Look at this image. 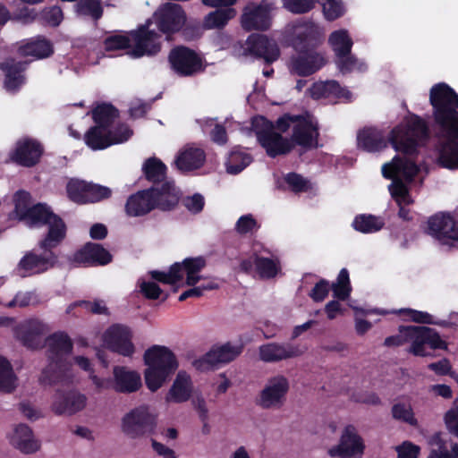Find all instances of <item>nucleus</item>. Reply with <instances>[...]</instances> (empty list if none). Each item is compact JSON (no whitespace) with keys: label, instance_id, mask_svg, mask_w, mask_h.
Wrapping results in <instances>:
<instances>
[{"label":"nucleus","instance_id":"obj_1","mask_svg":"<svg viewBox=\"0 0 458 458\" xmlns=\"http://www.w3.org/2000/svg\"><path fill=\"white\" fill-rule=\"evenodd\" d=\"M429 103L434 123L445 140L439 145L437 164L443 168L458 170V94L445 82L432 86Z\"/></svg>","mask_w":458,"mask_h":458},{"label":"nucleus","instance_id":"obj_2","mask_svg":"<svg viewBox=\"0 0 458 458\" xmlns=\"http://www.w3.org/2000/svg\"><path fill=\"white\" fill-rule=\"evenodd\" d=\"M398 334L387 336L384 341L386 347H399L411 343L407 352L416 357H434V351L446 350L447 343L439 333L425 326H400Z\"/></svg>","mask_w":458,"mask_h":458},{"label":"nucleus","instance_id":"obj_3","mask_svg":"<svg viewBox=\"0 0 458 458\" xmlns=\"http://www.w3.org/2000/svg\"><path fill=\"white\" fill-rule=\"evenodd\" d=\"M13 199V212L20 221H24L30 225L47 226V239L45 242L55 238L58 228L66 227L63 218L54 213L46 203L31 205L32 197L29 191L19 190L14 193Z\"/></svg>","mask_w":458,"mask_h":458},{"label":"nucleus","instance_id":"obj_4","mask_svg":"<svg viewBox=\"0 0 458 458\" xmlns=\"http://www.w3.org/2000/svg\"><path fill=\"white\" fill-rule=\"evenodd\" d=\"M47 346L48 365L42 370L39 381L42 385L52 386L67 377L69 363L66 356L72 351L71 338L63 332L54 333L45 339Z\"/></svg>","mask_w":458,"mask_h":458},{"label":"nucleus","instance_id":"obj_5","mask_svg":"<svg viewBox=\"0 0 458 458\" xmlns=\"http://www.w3.org/2000/svg\"><path fill=\"white\" fill-rule=\"evenodd\" d=\"M147 369L144 371L146 386L157 391L174 374L179 363L175 354L166 346L153 345L143 356Z\"/></svg>","mask_w":458,"mask_h":458},{"label":"nucleus","instance_id":"obj_6","mask_svg":"<svg viewBox=\"0 0 458 458\" xmlns=\"http://www.w3.org/2000/svg\"><path fill=\"white\" fill-rule=\"evenodd\" d=\"M429 139L427 122L420 115L411 114L403 124L394 127L389 133V142L397 151L405 156L416 157L420 147Z\"/></svg>","mask_w":458,"mask_h":458},{"label":"nucleus","instance_id":"obj_7","mask_svg":"<svg viewBox=\"0 0 458 458\" xmlns=\"http://www.w3.org/2000/svg\"><path fill=\"white\" fill-rule=\"evenodd\" d=\"M66 232L67 227L58 228L55 238L45 242L47 239V233L38 242V248L42 251L39 254L35 250L28 251L19 261L16 267L19 275L22 277L30 276L46 272L48 268L53 267L58 259L53 250L65 239Z\"/></svg>","mask_w":458,"mask_h":458},{"label":"nucleus","instance_id":"obj_8","mask_svg":"<svg viewBox=\"0 0 458 458\" xmlns=\"http://www.w3.org/2000/svg\"><path fill=\"white\" fill-rule=\"evenodd\" d=\"M250 125L258 143L266 150L269 157L275 158L281 155H286L293 148L291 140L276 132L274 123L265 116L252 117Z\"/></svg>","mask_w":458,"mask_h":458},{"label":"nucleus","instance_id":"obj_9","mask_svg":"<svg viewBox=\"0 0 458 458\" xmlns=\"http://www.w3.org/2000/svg\"><path fill=\"white\" fill-rule=\"evenodd\" d=\"M207 266V259L203 256L184 259L182 262H175L170 266L167 272L152 270L149 276L152 279L166 284H175L186 275V284L196 285L201 279L198 274Z\"/></svg>","mask_w":458,"mask_h":458},{"label":"nucleus","instance_id":"obj_10","mask_svg":"<svg viewBox=\"0 0 458 458\" xmlns=\"http://www.w3.org/2000/svg\"><path fill=\"white\" fill-rule=\"evenodd\" d=\"M157 423V416L149 411L148 406L140 405L124 414L121 428L128 437L137 439L153 435Z\"/></svg>","mask_w":458,"mask_h":458},{"label":"nucleus","instance_id":"obj_11","mask_svg":"<svg viewBox=\"0 0 458 458\" xmlns=\"http://www.w3.org/2000/svg\"><path fill=\"white\" fill-rule=\"evenodd\" d=\"M423 232L441 245L454 246L458 242V215L437 212L428 218Z\"/></svg>","mask_w":458,"mask_h":458},{"label":"nucleus","instance_id":"obj_12","mask_svg":"<svg viewBox=\"0 0 458 458\" xmlns=\"http://www.w3.org/2000/svg\"><path fill=\"white\" fill-rule=\"evenodd\" d=\"M171 70L180 77H192L206 70L204 58L186 46L173 47L168 55Z\"/></svg>","mask_w":458,"mask_h":458},{"label":"nucleus","instance_id":"obj_13","mask_svg":"<svg viewBox=\"0 0 458 458\" xmlns=\"http://www.w3.org/2000/svg\"><path fill=\"white\" fill-rule=\"evenodd\" d=\"M152 24L150 19L144 24L140 25L136 30H131V41L133 43L130 50V55L135 58L145 55L153 56L161 50V35L150 30Z\"/></svg>","mask_w":458,"mask_h":458},{"label":"nucleus","instance_id":"obj_14","mask_svg":"<svg viewBox=\"0 0 458 458\" xmlns=\"http://www.w3.org/2000/svg\"><path fill=\"white\" fill-rule=\"evenodd\" d=\"M295 121L291 142L306 150L318 148L320 136L318 122L310 114H297Z\"/></svg>","mask_w":458,"mask_h":458},{"label":"nucleus","instance_id":"obj_15","mask_svg":"<svg viewBox=\"0 0 458 458\" xmlns=\"http://www.w3.org/2000/svg\"><path fill=\"white\" fill-rule=\"evenodd\" d=\"M323 40L322 29L312 21H301L293 26L292 46L295 51L317 50Z\"/></svg>","mask_w":458,"mask_h":458},{"label":"nucleus","instance_id":"obj_16","mask_svg":"<svg viewBox=\"0 0 458 458\" xmlns=\"http://www.w3.org/2000/svg\"><path fill=\"white\" fill-rule=\"evenodd\" d=\"M365 448L364 441L357 428L349 424L343 429L338 445L331 447L328 454L339 458H361Z\"/></svg>","mask_w":458,"mask_h":458},{"label":"nucleus","instance_id":"obj_17","mask_svg":"<svg viewBox=\"0 0 458 458\" xmlns=\"http://www.w3.org/2000/svg\"><path fill=\"white\" fill-rule=\"evenodd\" d=\"M74 267H101L112 262L113 256L101 244L89 242L68 259Z\"/></svg>","mask_w":458,"mask_h":458},{"label":"nucleus","instance_id":"obj_18","mask_svg":"<svg viewBox=\"0 0 458 458\" xmlns=\"http://www.w3.org/2000/svg\"><path fill=\"white\" fill-rule=\"evenodd\" d=\"M155 23L158 30L165 35L178 32L185 22L182 7L174 3H165L154 13Z\"/></svg>","mask_w":458,"mask_h":458},{"label":"nucleus","instance_id":"obj_19","mask_svg":"<svg viewBox=\"0 0 458 458\" xmlns=\"http://www.w3.org/2000/svg\"><path fill=\"white\" fill-rule=\"evenodd\" d=\"M243 351L242 344L233 345L227 342L213 346L205 355L194 361L196 369H209L218 364H225L234 360Z\"/></svg>","mask_w":458,"mask_h":458},{"label":"nucleus","instance_id":"obj_20","mask_svg":"<svg viewBox=\"0 0 458 458\" xmlns=\"http://www.w3.org/2000/svg\"><path fill=\"white\" fill-rule=\"evenodd\" d=\"M46 325L38 319H29L13 329L15 338L26 348L37 350L45 346Z\"/></svg>","mask_w":458,"mask_h":458},{"label":"nucleus","instance_id":"obj_21","mask_svg":"<svg viewBox=\"0 0 458 458\" xmlns=\"http://www.w3.org/2000/svg\"><path fill=\"white\" fill-rule=\"evenodd\" d=\"M44 153L42 144L35 139L23 138L16 142L15 148L10 153V158L24 167L38 165Z\"/></svg>","mask_w":458,"mask_h":458},{"label":"nucleus","instance_id":"obj_22","mask_svg":"<svg viewBox=\"0 0 458 458\" xmlns=\"http://www.w3.org/2000/svg\"><path fill=\"white\" fill-rule=\"evenodd\" d=\"M297 55L291 58L290 71L301 77L312 75L327 63L324 55L318 50L296 51Z\"/></svg>","mask_w":458,"mask_h":458},{"label":"nucleus","instance_id":"obj_23","mask_svg":"<svg viewBox=\"0 0 458 458\" xmlns=\"http://www.w3.org/2000/svg\"><path fill=\"white\" fill-rule=\"evenodd\" d=\"M289 391V381L284 376L271 377L260 392L258 404L264 409L283 405Z\"/></svg>","mask_w":458,"mask_h":458},{"label":"nucleus","instance_id":"obj_24","mask_svg":"<svg viewBox=\"0 0 458 458\" xmlns=\"http://www.w3.org/2000/svg\"><path fill=\"white\" fill-rule=\"evenodd\" d=\"M246 51L250 55L263 59L267 64L276 62L280 56L277 43L262 34H251L246 40Z\"/></svg>","mask_w":458,"mask_h":458},{"label":"nucleus","instance_id":"obj_25","mask_svg":"<svg viewBox=\"0 0 458 458\" xmlns=\"http://www.w3.org/2000/svg\"><path fill=\"white\" fill-rule=\"evenodd\" d=\"M104 341L109 350L125 357L134 353L130 329L123 325L111 326L104 335Z\"/></svg>","mask_w":458,"mask_h":458},{"label":"nucleus","instance_id":"obj_26","mask_svg":"<svg viewBox=\"0 0 458 458\" xmlns=\"http://www.w3.org/2000/svg\"><path fill=\"white\" fill-rule=\"evenodd\" d=\"M30 61H18L10 57L0 63V70L4 75V86L9 92H17L26 83V71Z\"/></svg>","mask_w":458,"mask_h":458},{"label":"nucleus","instance_id":"obj_27","mask_svg":"<svg viewBox=\"0 0 458 458\" xmlns=\"http://www.w3.org/2000/svg\"><path fill=\"white\" fill-rule=\"evenodd\" d=\"M148 190H152L150 195L155 209L164 212L175 209L181 199V191L175 186L173 180L151 186Z\"/></svg>","mask_w":458,"mask_h":458},{"label":"nucleus","instance_id":"obj_28","mask_svg":"<svg viewBox=\"0 0 458 458\" xmlns=\"http://www.w3.org/2000/svg\"><path fill=\"white\" fill-rule=\"evenodd\" d=\"M241 25L246 31L268 30L271 26L269 8L263 4H248L241 16Z\"/></svg>","mask_w":458,"mask_h":458},{"label":"nucleus","instance_id":"obj_29","mask_svg":"<svg viewBox=\"0 0 458 458\" xmlns=\"http://www.w3.org/2000/svg\"><path fill=\"white\" fill-rule=\"evenodd\" d=\"M87 398L77 391L56 390L52 411L57 415H72L86 406Z\"/></svg>","mask_w":458,"mask_h":458},{"label":"nucleus","instance_id":"obj_30","mask_svg":"<svg viewBox=\"0 0 458 458\" xmlns=\"http://www.w3.org/2000/svg\"><path fill=\"white\" fill-rule=\"evenodd\" d=\"M420 169L414 160L408 157L394 156L390 163H386L382 166V175L386 179L397 178L398 175L411 182L418 174Z\"/></svg>","mask_w":458,"mask_h":458},{"label":"nucleus","instance_id":"obj_31","mask_svg":"<svg viewBox=\"0 0 458 458\" xmlns=\"http://www.w3.org/2000/svg\"><path fill=\"white\" fill-rule=\"evenodd\" d=\"M17 53L22 57L44 59L54 54V46L45 36L38 35L22 41L18 47Z\"/></svg>","mask_w":458,"mask_h":458},{"label":"nucleus","instance_id":"obj_32","mask_svg":"<svg viewBox=\"0 0 458 458\" xmlns=\"http://www.w3.org/2000/svg\"><path fill=\"white\" fill-rule=\"evenodd\" d=\"M114 389L117 393L131 394L138 391L141 386L140 375L126 367L114 366L113 369Z\"/></svg>","mask_w":458,"mask_h":458},{"label":"nucleus","instance_id":"obj_33","mask_svg":"<svg viewBox=\"0 0 458 458\" xmlns=\"http://www.w3.org/2000/svg\"><path fill=\"white\" fill-rule=\"evenodd\" d=\"M301 354L298 346L290 343H269L259 347L260 360L266 362H276Z\"/></svg>","mask_w":458,"mask_h":458},{"label":"nucleus","instance_id":"obj_34","mask_svg":"<svg viewBox=\"0 0 458 458\" xmlns=\"http://www.w3.org/2000/svg\"><path fill=\"white\" fill-rule=\"evenodd\" d=\"M310 96L314 99L334 98L351 102L352 94L345 87H342L336 81H327L313 83L310 88Z\"/></svg>","mask_w":458,"mask_h":458},{"label":"nucleus","instance_id":"obj_35","mask_svg":"<svg viewBox=\"0 0 458 458\" xmlns=\"http://www.w3.org/2000/svg\"><path fill=\"white\" fill-rule=\"evenodd\" d=\"M151 191L145 189L129 196L124 208L128 216H143L155 209L150 195Z\"/></svg>","mask_w":458,"mask_h":458},{"label":"nucleus","instance_id":"obj_36","mask_svg":"<svg viewBox=\"0 0 458 458\" xmlns=\"http://www.w3.org/2000/svg\"><path fill=\"white\" fill-rule=\"evenodd\" d=\"M192 382L190 375L181 370L177 373L176 377L166 394V401L175 403L187 402L191 395Z\"/></svg>","mask_w":458,"mask_h":458},{"label":"nucleus","instance_id":"obj_37","mask_svg":"<svg viewBox=\"0 0 458 458\" xmlns=\"http://www.w3.org/2000/svg\"><path fill=\"white\" fill-rule=\"evenodd\" d=\"M11 444L23 454H34L40 443L35 439L32 429L26 424H19L14 428Z\"/></svg>","mask_w":458,"mask_h":458},{"label":"nucleus","instance_id":"obj_38","mask_svg":"<svg viewBox=\"0 0 458 458\" xmlns=\"http://www.w3.org/2000/svg\"><path fill=\"white\" fill-rule=\"evenodd\" d=\"M357 144L360 148L368 152L384 149L387 142L381 131L375 128H364L358 132Z\"/></svg>","mask_w":458,"mask_h":458},{"label":"nucleus","instance_id":"obj_39","mask_svg":"<svg viewBox=\"0 0 458 458\" xmlns=\"http://www.w3.org/2000/svg\"><path fill=\"white\" fill-rule=\"evenodd\" d=\"M205 160L206 154L202 148L191 147L178 155L175 163L180 170L191 171L200 168Z\"/></svg>","mask_w":458,"mask_h":458},{"label":"nucleus","instance_id":"obj_40","mask_svg":"<svg viewBox=\"0 0 458 458\" xmlns=\"http://www.w3.org/2000/svg\"><path fill=\"white\" fill-rule=\"evenodd\" d=\"M142 173L145 179L152 183V186L159 185L167 180V166L157 157H149L142 165Z\"/></svg>","mask_w":458,"mask_h":458},{"label":"nucleus","instance_id":"obj_41","mask_svg":"<svg viewBox=\"0 0 458 458\" xmlns=\"http://www.w3.org/2000/svg\"><path fill=\"white\" fill-rule=\"evenodd\" d=\"M253 161L250 154L241 146H235L230 151L225 162L226 172L230 174H238Z\"/></svg>","mask_w":458,"mask_h":458},{"label":"nucleus","instance_id":"obj_42","mask_svg":"<svg viewBox=\"0 0 458 458\" xmlns=\"http://www.w3.org/2000/svg\"><path fill=\"white\" fill-rule=\"evenodd\" d=\"M236 15L234 8L216 9L204 17L203 27L206 30L224 29Z\"/></svg>","mask_w":458,"mask_h":458},{"label":"nucleus","instance_id":"obj_43","mask_svg":"<svg viewBox=\"0 0 458 458\" xmlns=\"http://www.w3.org/2000/svg\"><path fill=\"white\" fill-rule=\"evenodd\" d=\"M119 110L111 103L103 102L92 110V119L96 125L108 129L119 117Z\"/></svg>","mask_w":458,"mask_h":458},{"label":"nucleus","instance_id":"obj_44","mask_svg":"<svg viewBox=\"0 0 458 458\" xmlns=\"http://www.w3.org/2000/svg\"><path fill=\"white\" fill-rule=\"evenodd\" d=\"M86 145L92 150H102L112 146L107 129L98 125L90 127L84 135Z\"/></svg>","mask_w":458,"mask_h":458},{"label":"nucleus","instance_id":"obj_45","mask_svg":"<svg viewBox=\"0 0 458 458\" xmlns=\"http://www.w3.org/2000/svg\"><path fill=\"white\" fill-rule=\"evenodd\" d=\"M385 225L384 219L370 214H360L355 216L352 227L362 233H373L380 231Z\"/></svg>","mask_w":458,"mask_h":458},{"label":"nucleus","instance_id":"obj_46","mask_svg":"<svg viewBox=\"0 0 458 458\" xmlns=\"http://www.w3.org/2000/svg\"><path fill=\"white\" fill-rule=\"evenodd\" d=\"M328 41L335 54V56L350 54L353 45L352 39L344 30L332 32Z\"/></svg>","mask_w":458,"mask_h":458},{"label":"nucleus","instance_id":"obj_47","mask_svg":"<svg viewBox=\"0 0 458 458\" xmlns=\"http://www.w3.org/2000/svg\"><path fill=\"white\" fill-rule=\"evenodd\" d=\"M330 286L334 298L340 301L348 300L352 291L348 269L342 268L337 276L336 282Z\"/></svg>","mask_w":458,"mask_h":458},{"label":"nucleus","instance_id":"obj_48","mask_svg":"<svg viewBox=\"0 0 458 458\" xmlns=\"http://www.w3.org/2000/svg\"><path fill=\"white\" fill-rule=\"evenodd\" d=\"M75 9L79 15L89 17L94 21L100 20L104 13L101 0H78Z\"/></svg>","mask_w":458,"mask_h":458},{"label":"nucleus","instance_id":"obj_49","mask_svg":"<svg viewBox=\"0 0 458 458\" xmlns=\"http://www.w3.org/2000/svg\"><path fill=\"white\" fill-rule=\"evenodd\" d=\"M89 182L78 179H72L66 186L68 198L77 204H87Z\"/></svg>","mask_w":458,"mask_h":458},{"label":"nucleus","instance_id":"obj_50","mask_svg":"<svg viewBox=\"0 0 458 458\" xmlns=\"http://www.w3.org/2000/svg\"><path fill=\"white\" fill-rule=\"evenodd\" d=\"M16 377L8 360L0 356V391L11 393L15 388Z\"/></svg>","mask_w":458,"mask_h":458},{"label":"nucleus","instance_id":"obj_51","mask_svg":"<svg viewBox=\"0 0 458 458\" xmlns=\"http://www.w3.org/2000/svg\"><path fill=\"white\" fill-rule=\"evenodd\" d=\"M398 314L402 316L405 320L413 321L419 324L438 325L442 327H446L449 325L447 321H434L433 316L429 313L412 309H401L399 310Z\"/></svg>","mask_w":458,"mask_h":458},{"label":"nucleus","instance_id":"obj_52","mask_svg":"<svg viewBox=\"0 0 458 458\" xmlns=\"http://www.w3.org/2000/svg\"><path fill=\"white\" fill-rule=\"evenodd\" d=\"M391 414L394 420L416 427L418 420L415 418L410 403H397L392 406Z\"/></svg>","mask_w":458,"mask_h":458},{"label":"nucleus","instance_id":"obj_53","mask_svg":"<svg viewBox=\"0 0 458 458\" xmlns=\"http://www.w3.org/2000/svg\"><path fill=\"white\" fill-rule=\"evenodd\" d=\"M104 49L107 52L125 50L131 47L130 32L126 34H114L106 37L103 41Z\"/></svg>","mask_w":458,"mask_h":458},{"label":"nucleus","instance_id":"obj_54","mask_svg":"<svg viewBox=\"0 0 458 458\" xmlns=\"http://www.w3.org/2000/svg\"><path fill=\"white\" fill-rule=\"evenodd\" d=\"M279 269V267L272 259L256 256V272L259 277L273 278L277 275Z\"/></svg>","mask_w":458,"mask_h":458},{"label":"nucleus","instance_id":"obj_55","mask_svg":"<svg viewBox=\"0 0 458 458\" xmlns=\"http://www.w3.org/2000/svg\"><path fill=\"white\" fill-rule=\"evenodd\" d=\"M322 6L323 13L327 21H335L344 13V8L340 0H316Z\"/></svg>","mask_w":458,"mask_h":458},{"label":"nucleus","instance_id":"obj_56","mask_svg":"<svg viewBox=\"0 0 458 458\" xmlns=\"http://www.w3.org/2000/svg\"><path fill=\"white\" fill-rule=\"evenodd\" d=\"M284 182L287 183L290 190L294 193L308 192L311 190V184L309 180L304 178L301 174L291 172L284 176Z\"/></svg>","mask_w":458,"mask_h":458},{"label":"nucleus","instance_id":"obj_57","mask_svg":"<svg viewBox=\"0 0 458 458\" xmlns=\"http://www.w3.org/2000/svg\"><path fill=\"white\" fill-rule=\"evenodd\" d=\"M108 136L112 145L126 142L133 134L132 130L126 123H121L114 127H108Z\"/></svg>","mask_w":458,"mask_h":458},{"label":"nucleus","instance_id":"obj_58","mask_svg":"<svg viewBox=\"0 0 458 458\" xmlns=\"http://www.w3.org/2000/svg\"><path fill=\"white\" fill-rule=\"evenodd\" d=\"M74 360L81 369L89 372V377L98 389L107 388L109 381L94 374L89 359L84 356H76Z\"/></svg>","mask_w":458,"mask_h":458},{"label":"nucleus","instance_id":"obj_59","mask_svg":"<svg viewBox=\"0 0 458 458\" xmlns=\"http://www.w3.org/2000/svg\"><path fill=\"white\" fill-rule=\"evenodd\" d=\"M112 190L106 186L89 182L87 203H96L109 199Z\"/></svg>","mask_w":458,"mask_h":458},{"label":"nucleus","instance_id":"obj_60","mask_svg":"<svg viewBox=\"0 0 458 458\" xmlns=\"http://www.w3.org/2000/svg\"><path fill=\"white\" fill-rule=\"evenodd\" d=\"M284 6L293 13L301 14L312 10L316 0H283Z\"/></svg>","mask_w":458,"mask_h":458},{"label":"nucleus","instance_id":"obj_61","mask_svg":"<svg viewBox=\"0 0 458 458\" xmlns=\"http://www.w3.org/2000/svg\"><path fill=\"white\" fill-rule=\"evenodd\" d=\"M259 225L251 214H247L240 216L235 225V230L240 234H247L253 230H258Z\"/></svg>","mask_w":458,"mask_h":458},{"label":"nucleus","instance_id":"obj_62","mask_svg":"<svg viewBox=\"0 0 458 458\" xmlns=\"http://www.w3.org/2000/svg\"><path fill=\"white\" fill-rule=\"evenodd\" d=\"M77 306L83 307L85 310H89L92 314L109 315L108 309L105 305L104 301L102 300L94 301L93 302L89 301H80L72 303L70 306V308Z\"/></svg>","mask_w":458,"mask_h":458},{"label":"nucleus","instance_id":"obj_63","mask_svg":"<svg viewBox=\"0 0 458 458\" xmlns=\"http://www.w3.org/2000/svg\"><path fill=\"white\" fill-rule=\"evenodd\" d=\"M330 289L329 282L322 278L315 284L309 295L315 302H321L327 297Z\"/></svg>","mask_w":458,"mask_h":458},{"label":"nucleus","instance_id":"obj_64","mask_svg":"<svg viewBox=\"0 0 458 458\" xmlns=\"http://www.w3.org/2000/svg\"><path fill=\"white\" fill-rule=\"evenodd\" d=\"M429 445L434 448L431 451H435V453L439 454L440 456L444 457L445 454H451L450 445L446 440L443 438V434L441 432H437L428 441Z\"/></svg>","mask_w":458,"mask_h":458}]
</instances>
